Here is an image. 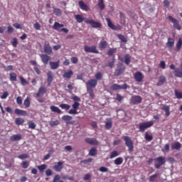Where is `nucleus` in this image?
Here are the masks:
<instances>
[{"mask_svg": "<svg viewBox=\"0 0 182 182\" xmlns=\"http://www.w3.org/2000/svg\"><path fill=\"white\" fill-rule=\"evenodd\" d=\"M85 86L87 87V92L90 95V99H95V92H93V89L97 86V80L95 78L89 80L85 82Z\"/></svg>", "mask_w": 182, "mask_h": 182, "instance_id": "obj_1", "label": "nucleus"}, {"mask_svg": "<svg viewBox=\"0 0 182 182\" xmlns=\"http://www.w3.org/2000/svg\"><path fill=\"white\" fill-rule=\"evenodd\" d=\"M154 124V121H148L139 124V130L141 133H144L146 129H150Z\"/></svg>", "mask_w": 182, "mask_h": 182, "instance_id": "obj_2", "label": "nucleus"}, {"mask_svg": "<svg viewBox=\"0 0 182 182\" xmlns=\"http://www.w3.org/2000/svg\"><path fill=\"white\" fill-rule=\"evenodd\" d=\"M124 141H125V145L127 146V147H128V151L129 152H132L134 150V146L133 144V141L132 140V138L128 136H125L123 137Z\"/></svg>", "mask_w": 182, "mask_h": 182, "instance_id": "obj_3", "label": "nucleus"}, {"mask_svg": "<svg viewBox=\"0 0 182 182\" xmlns=\"http://www.w3.org/2000/svg\"><path fill=\"white\" fill-rule=\"evenodd\" d=\"M154 161H155V164H154L155 168H160L161 166H164V164H166V158L164 156H159V157L155 158L154 159Z\"/></svg>", "mask_w": 182, "mask_h": 182, "instance_id": "obj_4", "label": "nucleus"}, {"mask_svg": "<svg viewBox=\"0 0 182 182\" xmlns=\"http://www.w3.org/2000/svg\"><path fill=\"white\" fill-rule=\"evenodd\" d=\"M170 69L174 70L173 73L176 77H182V63L181 64V70L180 68H176V65H174V64H171L170 65Z\"/></svg>", "mask_w": 182, "mask_h": 182, "instance_id": "obj_5", "label": "nucleus"}, {"mask_svg": "<svg viewBox=\"0 0 182 182\" xmlns=\"http://www.w3.org/2000/svg\"><path fill=\"white\" fill-rule=\"evenodd\" d=\"M85 23H87V25H91L92 28H100L102 29V23L97 21H95V20H85Z\"/></svg>", "mask_w": 182, "mask_h": 182, "instance_id": "obj_6", "label": "nucleus"}, {"mask_svg": "<svg viewBox=\"0 0 182 182\" xmlns=\"http://www.w3.org/2000/svg\"><path fill=\"white\" fill-rule=\"evenodd\" d=\"M168 18L171 22H172V23H173L174 29H177L178 31H181V26H180V23L177 19L174 18L171 16H168Z\"/></svg>", "mask_w": 182, "mask_h": 182, "instance_id": "obj_7", "label": "nucleus"}, {"mask_svg": "<svg viewBox=\"0 0 182 182\" xmlns=\"http://www.w3.org/2000/svg\"><path fill=\"white\" fill-rule=\"evenodd\" d=\"M129 85L127 84L124 83L122 85H119L118 84H114L111 86L110 89L111 90H126V89H128Z\"/></svg>", "mask_w": 182, "mask_h": 182, "instance_id": "obj_8", "label": "nucleus"}, {"mask_svg": "<svg viewBox=\"0 0 182 182\" xmlns=\"http://www.w3.org/2000/svg\"><path fill=\"white\" fill-rule=\"evenodd\" d=\"M134 78L135 79L136 82H138V83H141V82H143V79H144V75H143L142 72L136 71L134 74Z\"/></svg>", "mask_w": 182, "mask_h": 182, "instance_id": "obj_9", "label": "nucleus"}, {"mask_svg": "<svg viewBox=\"0 0 182 182\" xmlns=\"http://www.w3.org/2000/svg\"><path fill=\"white\" fill-rule=\"evenodd\" d=\"M79 106H80V103L77 102H75L73 105V109H70L68 113L69 114H77V109H79Z\"/></svg>", "mask_w": 182, "mask_h": 182, "instance_id": "obj_10", "label": "nucleus"}, {"mask_svg": "<svg viewBox=\"0 0 182 182\" xmlns=\"http://www.w3.org/2000/svg\"><path fill=\"white\" fill-rule=\"evenodd\" d=\"M73 119V117L70 115H63L62 117V120L65 122L66 124H75L76 122L75 120L72 121Z\"/></svg>", "mask_w": 182, "mask_h": 182, "instance_id": "obj_11", "label": "nucleus"}, {"mask_svg": "<svg viewBox=\"0 0 182 182\" xmlns=\"http://www.w3.org/2000/svg\"><path fill=\"white\" fill-rule=\"evenodd\" d=\"M143 99L139 95H134L131 97V103L132 105H140Z\"/></svg>", "mask_w": 182, "mask_h": 182, "instance_id": "obj_12", "label": "nucleus"}, {"mask_svg": "<svg viewBox=\"0 0 182 182\" xmlns=\"http://www.w3.org/2000/svg\"><path fill=\"white\" fill-rule=\"evenodd\" d=\"M84 50L85 52H89L90 53H99V50H97L95 46H92L91 47L85 46Z\"/></svg>", "mask_w": 182, "mask_h": 182, "instance_id": "obj_13", "label": "nucleus"}, {"mask_svg": "<svg viewBox=\"0 0 182 182\" xmlns=\"http://www.w3.org/2000/svg\"><path fill=\"white\" fill-rule=\"evenodd\" d=\"M85 141L91 146H99V141L95 138H85Z\"/></svg>", "mask_w": 182, "mask_h": 182, "instance_id": "obj_14", "label": "nucleus"}, {"mask_svg": "<svg viewBox=\"0 0 182 182\" xmlns=\"http://www.w3.org/2000/svg\"><path fill=\"white\" fill-rule=\"evenodd\" d=\"M124 70H126V67L123 66V65H120L118 66V69H116L114 75V76H120L122 73H124Z\"/></svg>", "mask_w": 182, "mask_h": 182, "instance_id": "obj_15", "label": "nucleus"}, {"mask_svg": "<svg viewBox=\"0 0 182 182\" xmlns=\"http://www.w3.org/2000/svg\"><path fill=\"white\" fill-rule=\"evenodd\" d=\"M54 171H56L57 173H59L62 171L63 169V161H59L54 166H53Z\"/></svg>", "mask_w": 182, "mask_h": 182, "instance_id": "obj_16", "label": "nucleus"}, {"mask_svg": "<svg viewBox=\"0 0 182 182\" xmlns=\"http://www.w3.org/2000/svg\"><path fill=\"white\" fill-rule=\"evenodd\" d=\"M40 58L44 65H48L49 60H50V56L48 55V54H41Z\"/></svg>", "mask_w": 182, "mask_h": 182, "instance_id": "obj_17", "label": "nucleus"}, {"mask_svg": "<svg viewBox=\"0 0 182 182\" xmlns=\"http://www.w3.org/2000/svg\"><path fill=\"white\" fill-rule=\"evenodd\" d=\"M78 5H79L80 9H82V11H85L86 12H88V11L90 9L89 6H87V4H86V3H84L83 1H79Z\"/></svg>", "mask_w": 182, "mask_h": 182, "instance_id": "obj_18", "label": "nucleus"}, {"mask_svg": "<svg viewBox=\"0 0 182 182\" xmlns=\"http://www.w3.org/2000/svg\"><path fill=\"white\" fill-rule=\"evenodd\" d=\"M44 52L45 53H47V55H52V47L50 46V44H49V43L44 44Z\"/></svg>", "mask_w": 182, "mask_h": 182, "instance_id": "obj_19", "label": "nucleus"}, {"mask_svg": "<svg viewBox=\"0 0 182 182\" xmlns=\"http://www.w3.org/2000/svg\"><path fill=\"white\" fill-rule=\"evenodd\" d=\"M47 82L48 86H50L52 82H53V73H52V71H48L47 73Z\"/></svg>", "mask_w": 182, "mask_h": 182, "instance_id": "obj_20", "label": "nucleus"}, {"mask_svg": "<svg viewBox=\"0 0 182 182\" xmlns=\"http://www.w3.org/2000/svg\"><path fill=\"white\" fill-rule=\"evenodd\" d=\"M74 18L77 23H82V22H85L86 21L85 20V17L82 14H75L74 16Z\"/></svg>", "mask_w": 182, "mask_h": 182, "instance_id": "obj_21", "label": "nucleus"}, {"mask_svg": "<svg viewBox=\"0 0 182 182\" xmlns=\"http://www.w3.org/2000/svg\"><path fill=\"white\" fill-rule=\"evenodd\" d=\"M49 65L50 66V69H52L53 70H55V69H58V68H59L60 65V60H58L57 62L50 61L49 63Z\"/></svg>", "mask_w": 182, "mask_h": 182, "instance_id": "obj_22", "label": "nucleus"}, {"mask_svg": "<svg viewBox=\"0 0 182 182\" xmlns=\"http://www.w3.org/2000/svg\"><path fill=\"white\" fill-rule=\"evenodd\" d=\"M65 26L63 24H60V23L55 21L54 23V25L53 26V29H55V31H58V32H60L62 28H63Z\"/></svg>", "mask_w": 182, "mask_h": 182, "instance_id": "obj_23", "label": "nucleus"}, {"mask_svg": "<svg viewBox=\"0 0 182 182\" xmlns=\"http://www.w3.org/2000/svg\"><path fill=\"white\" fill-rule=\"evenodd\" d=\"M73 76V71L69 70L63 75L64 79H70Z\"/></svg>", "mask_w": 182, "mask_h": 182, "instance_id": "obj_24", "label": "nucleus"}, {"mask_svg": "<svg viewBox=\"0 0 182 182\" xmlns=\"http://www.w3.org/2000/svg\"><path fill=\"white\" fill-rule=\"evenodd\" d=\"M10 140H11V141H19L20 140H22V136L19 134L12 135L10 137Z\"/></svg>", "mask_w": 182, "mask_h": 182, "instance_id": "obj_25", "label": "nucleus"}, {"mask_svg": "<svg viewBox=\"0 0 182 182\" xmlns=\"http://www.w3.org/2000/svg\"><path fill=\"white\" fill-rule=\"evenodd\" d=\"M174 46V40L172 38H168L166 43V48L171 49Z\"/></svg>", "mask_w": 182, "mask_h": 182, "instance_id": "obj_26", "label": "nucleus"}, {"mask_svg": "<svg viewBox=\"0 0 182 182\" xmlns=\"http://www.w3.org/2000/svg\"><path fill=\"white\" fill-rule=\"evenodd\" d=\"M106 21L109 28L112 29V31H117V26L112 23V20H110V18H106Z\"/></svg>", "mask_w": 182, "mask_h": 182, "instance_id": "obj_27", "label": "nucleus"}, {"mask_svg": "<svg viewBox=\"0 0 182 182\" xmlns=\"http://www.w3.org/2000/svg\"><path fill=\"white\" fill-rule=\"evenodd\" d=\"M166 77H164V75H161L159 77V81L157 82V86H163V85H164V82H166Z\"/></svg>", "mask_w": 182, "mask_h": 182, "instance_id": "obj_28", "label": "nucleus"}, {"mask_svg": "<svg viewBox=\"0 0 182 182\" xmlns=\"http://www.w3.org/2000/svg\"><path fill=\"white\" fill-rule=\"evenodd\" d=\"M181 147H182V145L178 141L175 142L171 145L172 150H180Z\"/></svg>", "mask_w": 182, "mask_h": 182, "instance_id": "obj_29", "label": "nucleus"}, {"mask_svg": "<svg viewBox=\"0 0 182 182\" xmlns=\"http://www.w3.org/2000/svg\"><path fill=\"white\" fill-rule=\"evenodd\" d=\"M107 48V42L106 41H101L99 44L100 50H103Z\"/></svg>", "mask_w": 182, "mask_h": 182, "instance_id": "obj_30", "label": "nucleus"}, {"mask_svg": "<svg viewBox=\"0 0 182 182\" xmlns=\"http://www.w3.org/2000/svg\"><path fill=\"white\" fill-rule=\"evenodd\" d=\"M162 110L165 111V114L166 117H168L170 116V106L164 105L162 107Z\"/></svg>", "mask_w": 182, "mask_h": 182, "instance_id": "obj_31", "label": "nucleus"}, {"mask_svg": "<svg viewBox=\"0 0 182 182\" xmlns=\"http://www.w3.org/2000/svg\"><path fill=\"white\" fill-rule=\"evenodd\" d=\"M14 112L16 114H19L20 116H26L28 114L26 111L19 109H16Z\"/></svg>", "mask_w": 182, "mask_h": 182, "instance_id": "obj_32", "label": "nucleus"}, {"mask_svg": "<svg viewBox=\"0 0 182 182\" xmlns=\"http://www.w3.org/2000/svg\"><path fill=\"white\" fill-rule=\"evenodd\" d=\"M50 109L54 113H58V114H60V113H62V110H60V109H59V107L56 106H51Z\"/></svg>", "mask_w": 182, "mask_h": 182, "instance_id": "obj_33", "label": "nucleus"}, {"mask_svg": "<svg viewBox=\"0 0 182 182\" xmlns=\"http://www.w3.org/2000/svg\"><path fill=\"white\" fill-rule=\"evenodd\" d=\"M124 63L126 65H130V62L132 60V57L129 54H125L124 56Z\"/></svg>", "mask_w": 182, "mask_h": 182, "instance_id": "obj_34", "label": "nucleus"}, {"mask_svg": "<svg viewBox=\"0 0 182 182\" xmlns=\"http://www.w3.org/2000/svg\"><path fill=\"white\" fill-rule=\"evenodd\" d=\"M15 123L17 126H21V124H23V123H25V119L20 117L16 118Z\"/></svg>", "mask_w": 182, "mask_h": 182, "instance_id": "obj_35", "label": "nucleus"}, {"mask_svg": "<svg viewBox=\"0 0 182 182\" xmlns=\"http://www.w3.org/2000/svg\"><path fill=\"white\" fill-rule=\"evenodd\" d=\"M96 154H97V149H96L95 147L91 148L89 151V156L93 157L96 156Z\"/></svg>", "mask_w": 182, "mask_h": 182, "instance_id": "obj_36", "label": "nucleus"}, {"mask_svg": "<svg viewBox=\"0 0 182 182\" xmlns=\"http://www.w3.org/2000/svg\"><path fill=\"white\" fill-rule=\"evenodd\" d=\"M53 14L55 16H62V10L58 8L53 7Z\"/></svg>", "mask_w": 182, "mask_h": 182, "instance_id": "obj_37", "label": "nucleus"}, {"mask_svg": "<svg viewBox=\"0 0 182 182\" xmlns=\"http://www.w3.org/2000/svg\"><path fill=\"white\" fill-rule=\"evenodd\" d=\"M114 163L116 166H120L121 164H123V158L118 157L115 159V160L114 161Z\"/></svg>", "mask_w": 182, "mask_h": 182, "instance_id": "obj_38", "label": "nucleus"}, {"mask_svg": "<svg viewBox=\"0 0 182 182\" xmlns=\"http://www.w3.org/2000/svg\"><path fill=\"white\" fill-rule=\"evenodd\" d=\"M50 127H55V126H59L60 124V121L56 119L55 121H50L49 122Z\"/></svg>", "mask_w": 182, "mask_h": 182, "instance_id": "obj_39", "label": "nucleus"}, {"mask_svg": "<svg viewBox=\"0 0 182 182\" xmlns=\"http://www.w3.org/2000/svg\"><path fill=\"white\" fill-rule=\"evenodd\" d=\"M98 6L100 11H103L105 8L104 0H98Z\"/></svg>", "mask_w": 182, "mask_h": 182, "instance_id": "obj_40", "label": "nucleus"}, {"mask_svg": "<svg viewBox=\"0 0 182 182\" xmlns=\"http://www.w3.org/2000/svg\"><path fill=\"white\" fill-rule=\"evenodd\" d=\"M144 139L146 141H151L153 140V135L149 134V132H145Z\"/></svg>", "mask_w": 182, "mask_h": 182, "instance_id": "obj_41", "label": "nucleus"}, {"mask_svg": "<svg viewBox=\"0 0 182 182\" xmlns=\"http://www.w3.org/2000/svg\"><path fill=\"white\" fill-rule=\"evenodd\" d=\"M46 167H48L46 164H42V165L38 166L37 168L39 170L40 173H43V171L46 170Z\"/></svg>", "mask_w": 182, "mask_h": 182, "instance_id": "obj_42", "label": "nucleus"}, {"mask_svg": "<svg viewBox=\"0 0 182 182\" xmlns=\"http://www.w3.org/2000/svg\"><path fill=\"white\" fill-rule=\"evenodd\" d=\"M182 46V38H180L178 41V43L176 44V50L178 52L181 49Z\"/></svg>", "mask_w": 182, "mask_h": 182, "instance_id": "obj_43", "label": "nucleus"}, {"mask_svg": "<svg viewBox=\"0 0 182 182\" xmlns=\"http://www.w3.org/2000/svg\"><path fill=\"white\" fill-rule=\"evenodd\" d=\"M10 80H11L12 82H16L17 80L16 73H10Z\"/></svg>", "mask_w": 182, "mask_h": 182, "instance_id": "obj_44", "label": "nucleus"}, {"mask_svg": "<svg viewBox=\"0 0 182 182\" xmlns=\"http://www.w3.org/2000/svg\"><path fill=\"white\" fill-rule=\"evenodd\" d=\"M102 79H103V75L102 74V73L98 72L95 74V80H102Z\"/></svg>", "mask_w": 182, "mask_h": 182, "instance_id": "obj_45", "label": "nucleus"}, {"mask_svg": "<svg viewBox=\"0 0 182 182\" xmlns=\"http://www.w3.org/2000/svg\"><path fill=\"white\" fill-rule=\"evenodd\" d=\"M28 129H36V124H35V122L32 121H29L28 122Z\"/></svg>", "mask_w": 182, "mask_h": 182, "instance_id": "obj_46", "label": "nucleus"}, {"mask_svg": "<svg viewBox=\"0 0 182 182\" xmlns=\"http://www.w3.org/2000/svg\"><path fill=\"white\" fill-rule=\"evenodd\" d=\"M119 156V152L117 151H112L110 153L109 159H114V157H117Z\"/></svg>", "mask_w": 182, "mask_h": 182, "instance_id": "obj_47", "label": "nucleus"}, {"mask_svg": "<svg viewBox=\"0 0 182 182\" xmlns=\"http://www.w3.org/2000/svg\"><path fill=\"white\" fill-rule=\"evenodd\" d=\"M25 107H29L31 106V98L27 97L23 102Z\"/></svg>", "mask_w": 182, "mask_h": 182, "instance_id": "obj_48", "label": "nucleus"}, {"mask_svg": "<svg viewBox=\"0 0 182 182\" xmlns=\"http://www.w3.org/2000/svg\"><path fill=\"white\" fill-rule=\"evenodd\" d=\"M112 126H113V123L112 122V121H108L105 124V129L107 130H110V129H112Z\"/></svg>", "mask_w": 182, "mask_h": 182, "instance_id": "obj_49", "label": "nucleus"}, {"mask_svg": "<svg viewBox=\"0 0 182 182\" xmlns=\"http://www.w3.org/2000/svg\"><path fill=\"white\" fill-rule=\"evenodd\" d=\"M174 93H175V96H176V99H182V92H178V90H175Z\"/></svg>", "mask_w": 182, "mask_h": 182, "instance_id": "obj_50", "label": "nucleus"}, {"mask_svg": "<svg viewBox=\"0 0 182 182\" xmlns=\"http://www.w3.org/2000/svg\"><path fill=\"white\" fill-rule=\"evenodd\" d=\"M18 159H20V160H23L25 159H29V155L27 154H22L18 156Z\"/></svg>", "mask_w": 182, "mask_h": 182, "instance_id": "obj_51", "label": "nucleus"}, {"mask_svg": "<svg viewBox=\"0 0 182 182\" xmlns=\"http://www.w3.org/2000/svg\"><path fill=\"white\" fill-rule=\"evenodd\" d=\"M19 79L22 86H26V85H28V81H26L23 77L20 76Z\"/></svg>", "mask_w": 182, "mask_h": 182, "instance_id": "obj_52", "label": "nucleus"}, {"mask_svg": "<svg viewBox=\"0 0 182 182\" xmlns=\"http://www.w3.org/2000/svg\"><path fill=\"white\" fill-rule=\"evenodd\" d=\"M60 107H61L64 110H69V109H70V105L68 104H61L60 105Z\"/></svg>", "mask_w": 182, "mask_h": 182, "instance_id": "obj_53", "label": "nucleus"}, {"mask_svg": "<svg viewBox=\"0 0 182 182\" xmlns=\"http://www.w3.org/2000/svg\"><path fill=\"white\" fill-rule=\"evenodd\" d=\"M157 177H159V173L151 175L149 178V181H156V180H157Z\"/></svg>", "mask_w": 182, "mask_h": 182, "instance_id": "obj_54", "label": "nucleus"}, {"mask_svg": "<svg viewBox=\"0 0 182 182\" xmlns=\"http://www.w3.org/2000/svg\"><path fill=\"white\" fill-rule=\"evenodd\" d=\"M60 176L59 174H57L54 176L53 182H63V181H60Z\"/></svg>", "mask_w": 182, "mask_h": 182, "instance_id": "obj_55", "label": "nucleus"}, {"mask_svg": "<svg viewBox=\"0 0 182 182\" xmlns=\"http://www.w3.org/2000/svg\"><path fill=\"white\" fill-rule=\"evenodd\" d=\"M18 38H14L13 41L11 42V45L13 46V48H16V46H18Z\"/></svg>", "mask_w": 182, "mask_h": 182, "instance_id": "obj_56", "label": "nucleus"}, {"mask_svg": "<svg viewBox=\"0 0 182 182\" xmlns=\"http://www.w3.org/2000/svg\"><path fill=\"white\" fill-rule=\"evenodd\" d=\"M114 53H116V48H111L107 51V55L109 56H113Z\"/></svg>", "mask_w": 182, "mask_h": 182, "instance_id": "obj_57", "label": "nucleus"}, {"mask_svg": "<svg viewBox=\"0 0 182 182\" xmlns=\"http://www.w3.org/2000/svg\"><path fill=\"white\" fill-rule=\"evenodd\" d=\"M21 166L23 168H28L29 167V162L24 161L21 163Z\"/></svg>", "mask_w": 182, "mask_h": 182, "instance_id": "obj_58", "label": "nucleus"}, {"mask_svg": "<svg viewBox=\"0 0 182 182\" xmlns=\"http://www.w3.org/2000/svg\"><path fill=\"white\" fill-rule=\"evenodd\" d=\"M118 38L120 39V41H122V42H127V38H126V37L122 34H119Z\"/></svg>", "mask_w": 182, "mask_h": 182, "instance_id": "obj_59", "label": "nucleus"}, {"mask_svg": "<svg viewBox=\"0 0 182 182\" xmlns=\"http://www.w3.org/2000/svg\"><path fill=\"white\" fill-rule=\"evenodd\" d=\"M90 178H92V175L90 173H87L83 176V180L85 181H87V180H90Z\"/></svg>", "mask_w": 182, "mask_h": 182, "instance_id": "obj_60", "label": "nucleus"}, {"mask_svg": "<svg viewBox=\"0 0 182 182\" xmlns=\"http://www.w3.org/2000/svg\"><path fill=\"white\" fill-rule=\"evenodd\" d=\"M38 92L42 95H45V93H46V88H45V87H41L38 90Z\"/></svg>", "mask_w": 182, "mask_h": 182, "instance_id": "obj_61", "label": "nucleus"}, {"mask_svg": "<svg viewBox=\"0 0 182 182\" xmlns=\"http://www.w3.org/2000/svg\"><path fill=\"white\" fill-rule=\"evenodd\" d=\"M62 178L63 179V180H70L71 181H73V176H69L68 175H67V176H63V177H62Z\"/></svg>", "mask_w": 182, "mask_h": 182, "instance_id": "obj_62", "label": "nucleus"}, {"mask_svg": "<svg viewBox=\"0 0 182 182\" xmlns=\"http://www.w3.org/2000/svg\"><path fill=\"white\" fill-rule=\"evenodd\" d=\"M159 68H161V69H166V62L161 61L159 63Z\"/></svg>", "mask_w": 182, "mask_h": 182, "instance_id": "obj_63", "label": "nucleus"}, {"mask_svg": "<svg viewBox=\"0 0 182 182\" xmlns=\"http://www.w3.org/2000/svg\"><path fill=\"white\" fill-rule=\"evenodd\" d=\"M53 174V172L52 171L51 169H47L46 171V175L48 176H50Z\"/></svg>", "mask_w": 182, "mask_h": 182, "instance_id": "obj_64", "label": "nucleus"}]
</instances>
